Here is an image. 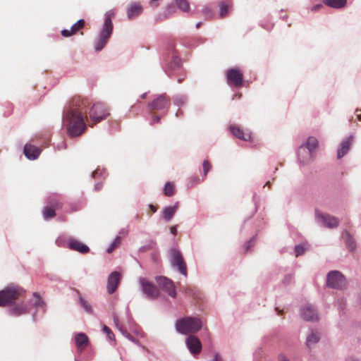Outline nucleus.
Listing matches in <instances>:
<instances>
[{
    "label": "nucleus",
    "mask_w": 361,
    "mask_h": 361,
    "mask_svg": "<svg viewBox=\"0 0 361 361\" xmlns=\"http://www.w3.org/2000/svg\"><path fill=\"white\" fill-rule=\"evenodd\" d=\"M90 101L87 97L75 95L72 97L68 106L63 111V119L68 136L75 137L82 135L87 130L88 122L85 114Z\"/></svg>",
    "instance_id": "1"
},
{
    "label": "nucleus",
    "mask_w": 361,
    "mask_h": 361,
    "mask_svg": "<svg viewBox=\"0 0 361 361\" xmlns=\"http://www.w3.org/2000/svg\"><path fill=\"white\" fill-rule=\"evenodd\" d=\"M85 118L88 126L93 128L96 124L105 120L109 115V109L108 106L103 102H97L90 105L87 108V114Z\"/></svg>",
    "instance_id": "2"
},
{
    "label": "nucleus",
    "mask_w": 361,
    "mask_h": 361,
    "mask_svg": "<svg viewBox=\"0 0 361 361\" xmlns=\"http://www.w3.org/2000/svg\"><path fill=\"white\" fill-rule=\"evenodd\" d=\"M202 327V322L198 317H187L176 321V329L182 334H195Z\"/></svg>",
    "instance_id": "3"
},
{
    "label": "nucleus",
    "mask_w": 361,
    "mask_h": 361,
    "mask_svg": "<svg viewBox=\"0 0 361 361\" xmlns=\"http://www.w3.org/2000/svg\"><path fill=\"white\" fill-rule=\"evenodd\" d=\"M113 16L114 13L111 11H108L105 14L103 28L95 44L96 51H101L104 48L112 33L113 23L111 22V18Z\"/></svg>",
    "instance_id": "4"
},
{
    "label": "nucleus",
    "mask_w": 361,
    "mask_h": 361,
    "mask_svg": "<svg viewBox=\"0 0 361 361\" xmlns=\"http://www.w3.org/2000/svg\"><path fill=\"white\" fill-rule=\"evenodd\" d=\"M23 290L13 286H8L0 291V307L9 305L23 295Z\"/></svg>",
    "instance_id": "5"
},
{
    "label": "nucleus",
    "mask_w": 361,
    "mask_h": 361,
    "mask_svg": "<svg viewBox=\"0 0 361 361\" xmlns=\"http://www.w3.org/2000/svg\"><path fill=\"white\" fill-rule=\"evenodd\" d=\"M227 84L232 87H240L243 86L244 75L241 69L231 68L226 71Z\"/></svg>",
    "instance_id": "6"
},
{
    "label": "nucleus",
    "mask_w": 361,
    "mask_h": 361,
    "mask_svg": "<svg viewBox=\"0 0 361 361\" xmlns=\"http://www.w3.org/2000/svg\"><path fill=\"white\" fill-rule=\"evenodd\" d=\"M318 146V141L315 137L308 138L306 147L301 146L298 149V157L301 162L306 163L312 158V154Z\"/></svg>",
    "instance_id": "7"
},
{
    "label": "nucleus",
    "mask_w": 361,
    "mask_h": 361,
    "mask_svg": "<svg viewBox=\"0 0 361 361\" xmlns=\"http://www.w3.org/2000/svg\"><path fill=\"white\" fill-rule=\"evenodd\" d=\"M327 286L336 289L345 287L346 281L344 276L338 271H331L327 276Z\"/></svg>",
    "instance_id": "8"
},
{
    "label": "nucleus",
    "mask_w": 361,
    "mask_h": 361,
    "mask_svg": "<svg viewBox=\"0 0 361 361\" xmlns=\"http://www.w3.org/2000/svg\"><path fill=\"white\" fill-rule=\"evenodd\" d=\"M171 262L173 267H176L180 274L187 276V267L180 252L176 249L171 250Z\"/></svg>",
    "instance_id": "9"
},
{
    "label": "nucleus",
    "mask_w": 361,
    "mask_h": 361,
    "mask_svg": "<svg viewBox=\"0 0 361 361\" xmlns=\"http://www.w3.org/2000/svg\"><path fill=\"white\" fill-rule=\"evenodd\" d=\"M140 283L141 285L142 292L145 294L147 298L150 300L157 298L159 295V291L152 283L149 282L145 278H140Z\"/></svg>",
    "instance_id": "10"
},
{
    "label": "nucleus",
    "mask_w": 361,
    "mask_h": 361,
    "mask_svg": "<svg viewBox=\"0 0 361 361\" xmlns=\"http://www.w3.org/2000/svg\"><path fill=\"white\" fill-rule=\"evenodd\" d=\"M170 105V99L165 94L159 95L149 104L152 109L155 111H167Z\"/></svg>",
    "instance_id": "11"
},
{
    "label": "nucleus",
    "mask_w": 361,
    "mask_h": 361,
    "mask_svg": "<svg viewBox=\"0 0 361 361\" xmlns=\"http://www.w3.org/2000/svg\"><path fill=\"white\" fill-rule=\"evenodd\" d=\"M156 281L159 286L164 290L169 296L176 298V292L173 282L164 276L156 277Z\"/></svg>",
    "instance_id": "12"
},
{
    "label": "nucleus",
    "mask_w": 361,
    "mask_h": 361,
    "mask_svg": "<svg viewBox=\"0 0 361 361\" xmlns=\"http://www.w3.org/2000/svg\"><path fill=\"white\" fill-rule=\"evenodd\" d=\"M121 279V274L118 271H113L109 274L106 285L107 292L109 294H112L116 291L120 283Z\"/></svg>",
    "instance_id": "13"
},
{
    "label": "nucleus",
    "mask_w": 361,
    "mask_h": 361,
    "mask_svg": "<svg viewBox=\"0 0 361 361\" xmlns=\"http://www.w3.org/2000/svg\"><path fill=\"white\" fill-rule=\"evenodd\" d=\"M188 348L192 355H196L200 353L202 350V343L200 339L192 335H190L185 341Z\"/></svg>",
    "instance_id": "14"
},
{
    "label": "nucleus",
    "mask_w": 361,
    "mask_h": 361,
    "mask_svg": "<svg viewBox=\"0 0 361 361\" xmlns=\"http://www.w3.org/2000/svg\"><path fill=\"white\" fill-rule=\"evenodd\" d=\"M229 130L232 135L235 137L245 141H251L252 140V133L250 131H244L243 129L240 128V126L236 125H231L229 126Z\"/></svg>",
    "instance_id": "15"
},
{
    "label": "nucleus",
    "mask_w": 361,
    "mask_h": 361,
    "mask_svg": "<svg viewBox=\"0 0 361 361\" xmlns=\"http://www.w3.org/2000/svg\"><path fill=\"white\" fill-rule=\"evenodd\" d=\"M317 218L323 226L328 228H335L338 225V219L336 217L331 216L329 214H317Z\"/></svg>",
    "instance_id": "16"
},
{
    "label": "nucleus",
    "mask_w": 361,
    "mask_h": 361,
    "mask_svg": "<svg viewBox=\"0 0 361 361\" xmlns=\"http://www.w3.org/2000/svg\"><path fill=\"white\" fill-rule=\"evenodd\" d=\"M301 315L306 321L314 322L318 319L317 312L311 305H305L303 307L301 310Z\"/></svg>",
    "instance_id": "17"
},
{
    "label": "nucleus",
    "mask_w": 361,
    "mask_h": 361,
    "mask_svg": "<svg viewBox=\"0 0 361 361\" xmlns=\"http://www.w3.org/2000/svg\"><path fill=\"white\" fill-rule=\"evenodd\" d=\"M68 246L71 250L79 252L82 254L87 253L90 251L89 247L86 245L73 238L69 240Z\"/></svg>",
    "instance_id": "18"
},
{
    "label": "nucleus",
    "mask_w": 361,
    "mask_h": 361,
    "mask_svg": "<svg viewBox=\"0 0 361 361\" xmlns=\"http://www.w3.org/2000/svg\"><path fill=\"white\" fill-rule=\"evenodd\" d=\"M75 342L78 350L82 352L89 344V339L86 334L83 333L77 334L75 336Z\"/></svg>",
    "instance_id": "19"
},
{
    "label": "nucleus",
    "mask_w": 361,
    "mask_h": 361,
    "mask_svg": "<svg viewBox=\"0 0 361 361\" xmlns=\"http://www.w3.org/2000/svg\"><path fill=\"white\" fill-rule=\"evenodd\" d=\"M85 23L83 19L79 20L77 23L72 25L70 30H63L61 31V35L63 37H68L76 34L78 30L84 27Z\"/></svg>",
    "instance_id": "20"
},
{
    "label": "nucleus",
    "mask_w": 361,
    "mask_h": 361,
    "mask_svg": "<svg viewBox=\"0 0 361 361\" xmlns=\"http://www.w3.org/2000/svg\"><path fill=\"white\" fill-rule=\"evenodd\" d=\"M40 152H41V150L39 147H37L30 144L25 145V146L24 147L25 155L29 159L34 160V159H37L39 157Z\"/></svg>",
    "instance_id": "21"
},
{
    "label": "nucleus",
    "mask_w": 361,
    "mask_h": 361,
    "mask_svg": "<svg viewBox=\"0 0 361 361\" xmlns=\"http://www.w3.org/2000/svg\"><path fill=\"white\" fill-rule=\"evenodd\" d=\"M142 12V6L140 3H133L132 4L127 11L128 18L129 19H133L138 16H140Z\"/></svg>",
    "instance_id": "22"
},
{
    "label": "nucleus",
    "mask_w": 361,
    "mask_h": 361,
    "mask_svg": "<svg viewBox=\"0 0 361 361\" xmlns=\"http://www.w3.org/2000/svg\"><path fill=\"white\" fill-rule=\"evenodd\" d=\"M353 142V137L350 136L345 140H343L341 142V147L338 150V153H337L338 159H341L348 152Z\"/></svg>",
    "instance_id": "23"
},
{
    "label": "nucleus",
    "mask_w": 361,
    "mask_h": 361,
    "mask_svg": "<svg viewBox=\"0 0 361 361\" xmlns=\"http://www.w3.org/2000/svg\"><path fill=\"white\" fill-rule=\"evenodd\" d=\"M178 208V203H176L173 206L164 208L163 211V217L166 221H169L176 212Z\"/></svg>",
    "instance_id": "24"
},
{
    "label": "nucleus",
    "mask_w": 361,
    "mask_h": 361,
    "mask_svg": "<svg viewBox=\"0 0 361 361\" xmlns=\"http://www.w3.org/2000/svg\"><path fill=\"white\" fill-rule=\"evenodd\" d=\"M325 5L334 8H342L345 6L347 0H323Z\"/></svg>",
    "instance_id": "25"
},
{
    "label": "nucleus",
    "mask_w": 361,
    "mask_h": 361,
    "mask_svg": "<svg viewBox=\"0 0 361 361\" xmlns=\"http://www.w3.org/2000/svg\"><path fill=\"white\" fill-rule=\"evenodd\" d=\"M220 8L219 16L221 18H224L229 11V9L232 6L231 1H222L219 4Z\"/></svg>",
    "instance_id": "26"
},
{
    "label": "nucleus",
    "mask_w": 361,
    "mask_h": 361,
    "mask_svg": "<svg viewBox=\"0 0 361 361\" xmlns=\"http://www.w3.org/2000/svg\"><path fill=\"white\" fill-rule=\"evenodd\" d=\"M29 312V307L25 304L18 305L11 310V312L15 316H19L26 314Z\"/></svg>",
    "instance_id": "27"
},
{
    "label": "nucleus",
    "mask_w": 361,
    "mask_h": 361,
    "mask_svg": "<svg viewBox=\"0 0 361 361\" xmlns=\"http://www.w3.org/2000/svg\"><path fill=\"white\" fill-rule=\"evenodd\" d=\"M174 4L183 12H188L190 9L189 2L187 0H175Z\"/></svg>",
    "instance_id": "28"
},
{
    "label": "nucleus",
    "mask_w": 361,
    "mask_h": 361,
    "mask_svg": "<svg viewBox=\"0 0 361 361\" xmlns=\"http://www.w3.org/2000/svg\"><path fill=\"white\" fill-rule=\"evenodd\" d=\"M42 213L45 219H51L56 216L55 209L49 205L44 208Z\"/></svg>",
    "instance_id": "29"
},
{
    "label": "nucleus",
    "mask_w": 361,
    "mask_h": 361,
    "mask_svg": "<svg viewBox=\"0 0 361 361\" xmlns=\"http://www.w3.org/2000/svg\"><path fill=\"white\" fill-rule=\"evenodd\" d=\"M342 238L348 244L349 249L353 250L355 249V243L351 240V236L348 231H343L342 233Z\"/></svg>",
    "instance_id": "30"
},
{
    "label": "nucleus",
    "mask_w": 361,
    "mask_h": 361,
    "mask_svg": "<svg viewBox=\"0 0 361 361\" xmlns=\"http://www.w3.org/2000/svg\"><path fill=\"white\" fill-rule=\"evenodd\" d=\"M175 193V187L174 184L170 182H168L165 184L164 188V194L166 196L171 197Z\"/></svg>",
    "instance_id": "31"
},
{
    "label": "nucleus",
    "mask_w": 361,
    "mask_h": 361,
    "mask_svg": "<svg viewBox=\"0 0 361 361\" xmlns=\"http://www.w3.org/2000/svg\"><path fill=\"white\" fill-rule=\"evenodd\" d=\"M185 293L189 296L197 298L198 293L195 287L187 286L182 288Z\"/></svg>",
    "instance_id": "32"
},
{
    "label": "nucleus",
    "mask_w": 361,
    "mask_h": 361,
    "mask_svg": "<svg viewBox=\"0 0 361 361\" xmlns=\"http://www.w3.org/2000/svg\"><path fill=\"white\" fill-rule=\"evenodd\" d=\"M319 340V336L312 332L310 335H309L307 338V345L308 348H310L312 345L317 343Z\"/></svg>",
    "instance_id": "33"
},
{
    "label": "nucleus",
    "mask_w": 361,
    "mask_h": 361,
    "mask_svg": "<svg viewBox=\"0 0 361 361\" xmlns=\"http://www.w3.org/2000/svg\"><path fill=\"white\" fill-rule=\"evenodd\" d=\"M48 205L54 208V209H59L62 207V202L58 198H50L48 202Z\"/></svg>",
    "instance_id": "34"
},
{
    "label": "nucleus",
    "mask_w": 361,
    "mask_h": 361,
    "mask_svg": "<svg viewBox=\"0 0 361 361\" xmlns=\"http://www.w3.org/2000/svg\"><path fill=\"white\" fill-rule=\"evenodd\" d=\"M202 13L207 20L211 19L213 16V12L209 6H204L202 10Z\"/></svg>",
    "instance_id": "35"
},
{
    "label": "nucleus",
    "mask_w": 361,
    "mask_h": 361,
    "mask_svg": "<svg viewBox=\"0 0 361 361\" xmlns=\"http://www.w3.org/2000/svg\"><path fill=\"white\" fill-rule=\"evenodd\" d=\"M121 244V237L117 236L114 242L110 245L107 249V252L111 253L115 248H116Z\"/></svg>",
    "instance_id": "36"
},
{
    "label": "nucleus",
    "mask_w": 361,
    "mask_h": 361,
    "mask_svg": "<svg viewBox=\"0 0 361 361\" xmlns=\"http://www.w3.org/2000/svg\"><path fill=\"white\" fill-rule=\"evenodd\" d=\"M212 168V165L208 160H204L202 163V169H203V175L204 178H205L207 175V173Z\"/></svg>",
    "instance_id": "37"
},
{
    "label": "nucleus",
    "mask_w": 361,
    "mask_h": 361,
    "mask_svg": "<svg viewBox=\"0 0 361 361\" xmlns=\"http://www.w3.org/2000/svg\"><path fill=\"white\" fill-rule=\"evenodd\" d=\"M33 296L36 298L35 305L36 307H44V302L42 300L39 295L37 293H34Z\"/></svg>",
    "instance_id": "38"
},
{
    "label": "nucleus",
    "mask_w": 361,
    "mask_h": 361,
    "mask_svg": "<svg viewBox=\"0 0 361 361\" xmlns=\"http://www.w3.org/2000/svg\"><path fill=\"white\" fill-rule=\"evenodd\" d=\"M305 247L302 245H296L295 247V256L298 257L299 255H302L305 251Z\"/></svg>",
    "instance_id": "39"
},
{
    "label": "nucleus",
    "mask_w": 361,
    "mask_h": 361,
    "mask_svg": "<svg viewBox=\"0 0 361 361\" xmlns=\"http://www.w3.org/2000/svg\"><path fill=\"white\" fill-rule=\"evenodd\" d=\"M103 331H104V332H105L107 336L109 337V338L110 340H111V341L114 340V338H115L114 334L108 326L104 325L103 326Z\"/></svg>",
    "instance_id": "40"
},
{
    "label": "nucleus",
    "mask_w": 361,
    "mask_h": 361,
    "mask_svg": "<svg viewBox=\"0 0 361 361\" xmlns=\"http://www.w3.org/2000/svg\"><path fill=\"white\" fill-rule=\"evenodd\" d=\"M80 305L83 307V308L88 312H90L92 311L91 306L88 304L87 301H85L84 299L80 298Z\"/></svg>",
    "instance_id": "41"
},
{
    "label": "nucleus",
    "mask_w": 361,
    "mask_h": 361,
    "mask_svg": "<svg viewBox=\"0 0 361 361\" xmlns=\"http://www.w3.org/2000/svg\"><path fill=\"white\" fill-rule=\"evenodd\" d=\"M160 121H161L160 116L155 115L154 114H153L152 115V122H151L152 125H153L154 123H158L160 122Z\"/></svg>",
    "instance_id": "42"
},
{
    "label": "nucleus",
    "mask_w": 361,
    "mask_h": 361,
    "mask_svg": "<svg viewBox=\"0 0 361 361\" xmlns=\"http://www.w3.org/2000/svg\"><path fill=\"white\" fill-rule=\"evenodd\" d=\"M279 361H290L283 354H280L279 355Z\"/></svg>",
    "instance_id": "43"
},
{
    "label": "nucleus",
    "mask_w": 361,
    "mask_h": 361,
    "mask_svg": "<svg viewBox=\"0 0 361 361\" xmlns=\"http://www.w3.org/2000/svg\"><path fill=\"white\" fill-rule=\"evenodd\" d=\"M322 7H323V6L322 4H317V5L314 6L312 7V11H317L319 10Z\"/></svg>",
    "instance_id": "44"
},
{
    "label": "nucleus",
    "mask_w": 361,
    "mask_h": 361,
    "mask_svg": "<svg viewBox=\"0 0 361 361\" xmlns=\"http://www.w3.org/2000/svg\"><path fill=\"white\" fill-rule=\"evenodd\" d=\"M158 0H149V4L152 7H157L158 6V4L157 3Z\"/></svg>",
    "instance_id": "45"
},
{
    "label": "nucleus",
    "mask_w": 361,
    "mask_h": 361,
    "mask_svg": "<svg viewBox=\"0 0 361 361\" xmlns=\"http://www.w3.org/2000/svg\"><path fill=\"white\" fill-rule=\"evenodd\" d=\"M173 9H174L173 6H172V5L168 6V7L166 8V11H167L168 14L171 13L173 12Z\"/></svg>",
    "instance_id": "46"
},
{
    "label": "nucleus",
    "mask_w": 361,
    "mask_h": 361,
    "mask_svg": "<svg viewBox=\"0 0 361 361\" xmlns=\"http://www.w3.org/2000/svg\"><path fill=\"white\" fill-rule=\"evenodd\" d=\"M171 232L173 235H176L177 233V226H172L171 228Z\"/></svg>",
    "instance_id": "47"
},
{
    "label": "nucleus",
    "mask_w": 361,
    "mask_h": 361,
    "mask_svg": "<svg viewBox=\"0 0 361 361\" xmlns=\"http://www.w3.org/2000/svg\"><path fill=\"white\" fill-rule=\"evenodd\" d=\"M212 361H223V360L218 354H216Z\"/></svg>",
    "instance_id": "48"
},
{
    "label": "nucleus",
    "mask_w": 361,
    "mask_h": 361,
    "mask_svg": "<svg viewBox=\"0 0 361 361\" xmlns=\"http://www.w3.org/2000/svg\"><path fill=\"white\" fill-rule=\"evenodd\" d=\"M192 181L193 182V183L192 184V185H193L194 184H196V183H198L200 182V179L197 178H192Z\"/></svg>",
    "instance_id": "49"
},
{
    "label": "nucleus",
    "mask_w": 361,
    "mask_h": 361,
    "mask_svg": "<svg viewBox=\"0 0 361 361\" xmlns=\"http://www.w3.org/2000/svg\"><path fill=\"white\" fill-rule=\"evenodd\" d=\"M149 208H150L151 211H152L153 213L156 212H157V207H156V206H154V205H152V204H150V205H149Z\"/></svg>",
    "instance_id": "50"
},
{
    "label": "nucleus",
    "mask_w": 361,
    "mask_h": 361,
    "mask_svg": "<svg viewBox=\"0 0 361 361\" xmlns=\"http://www.w3.org/2000/svg\"><path fill=\"white\" fill-rule=\"evenodd\" d=\"M124 334H125V335L126 336V337H127L128 339H130V341H135V340H134V338H133V336H132L130 334H128V333H127V332H125V333H124Z\"/></svg>",
    "instance_id": "51"
},
{
    "label": "nucleus",
    "mask_w": 361,
    "mask_h": 361,
    "mask_svg": "<svg viewBox=\"0 0 361 361\" xmlns=\"http://www.w3.org/2000/svg\"><path fill=\"white\" fill-rule=\"evenodd\" d=\"M101 188H102V185H100L99 183L95 185V188L97 190H99L101 189Z\"/></svg>",
    "instance_id": "52"
},
{
    "label": "nucleus",
    "mask_w": 361,
    "mask_h": 361,
    "mask_svg": "<svg viewBox=\"0 0 361 361\" xmlns=\"http://www.w3.org/2000/svg\"><path fill=\"white\" fill-rule=\"evenodd\" d=\"M201 25H202V23H201V22L197 23L196 24V28H197V29L200 28V26H201Z\"/></svg>",
    "instance_id": "53"
},
{
    "label": "nucleus",
    "mask_w": 361,
    "mask_h": 361,
    "mask_svg": "<svg viewBox=\"0 0 361 361\" xmlns=\"http://www.w3.org/2000/svg\"><path fill=\"white\" fill-rule=\"evenodd\" d=\"M347 361H358V360H356V359H354V358H353V357H350V358H348V359L347 360Z\"/></svg>",
    "instance_id": "54"
},
{
    "label": "nucleus",
    "mask_w": 361,
    "mask_h": 361,
    "mask_svg": "<svg viewBox=\"0 0 361 361\" xmlns=\"http://www.w3.org/2000/svg\"><path fill=\"white\" fill-rule=\"evenodd\" d=\"M97 173H98V171H97V170L94 171L92 173V176H93V177H95V176H96Z\"/></svg>",
    "instance_id": "55"
},
{
    "label": "nucleus",
    "mask_w": 361,
    "mask_h": 361,
    "mask_svg": "<svg viewBox=\"0 0 361 361\" xmlns=\"http://www.w3.org/2000/svg\"><path fill=\"white\" fill-rule=\"evenodd\" d=\"M357 118L358 119L359 121H361V114H357Z\"/></svg>",
    "instance_id": "56"
},
{
    "label": "nucleus",
    "mask_w": 361,
    "mask_h": 361,
    "mask_svg": "<svg viewBox=\"0 0 361 361\" xmlns=\"http://www.w3.org/2000/svg\"><path fill=\"white\" fill-rule=\"evenodd\" d=\"M56 243H57L58 245H61V239H58L56 240Z\"/></svg>",
    "instance_id": "57"
},
{
    "label": "nucleus",
    "mask_w": 361,
    "mask_h": 361,
    "mask_svg": "<svg viewBox=\"0 0 361 361\" xmlns=\"http://www.w3.org/2000/svg\"><path fill=\"white\" fill-rule=\"evenodd\" d=\"M266 185H267V186H269V188H270V186H271V183H270V182H269V181H267V182L266 183V184H265V185H264V186H266Z\"/></svg>",
    "instance_id": "58"
},
{
    "label": "nucleus",
    "mask_w": 361,
    "mask_h": 361,
    "mask_svg": "<svg viewBox=\"0 0 361 361\" xmlns=\"http://www.w3.org/2000/svg\"><path fill=\"white\" fill-rule=\"evenodd\" d=\"M117 321H118V319L116 317H114V322L116 324V326H118Z\"/></svg>",
    "instance_id": "59"
}]
</instances>
